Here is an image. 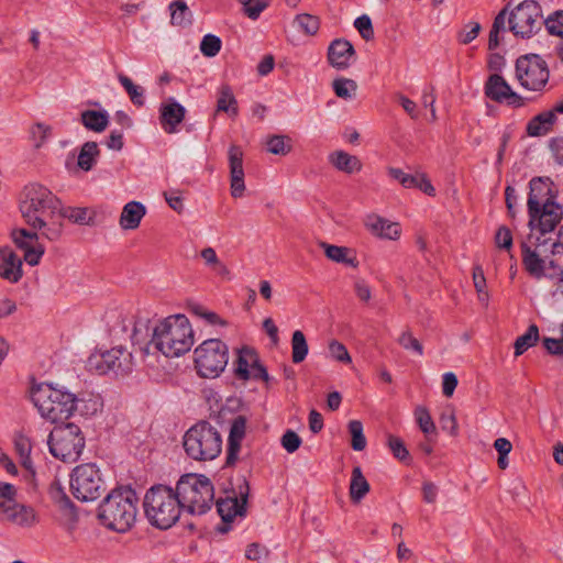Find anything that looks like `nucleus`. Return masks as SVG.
Wrapping results in <instances>:
<instances>
[{"mask_svg":"<svg viewBox=\"0 0 563 563\" xmlns=\"http://www.w3.org/2000/svg\"><path fill=\"white\" fill-rule=\"evenodd\" d=\"M146 213V209L143 203L139 201L128 202L120 216V225L124 230H135L139 228L141 220Z\"/></svg>","mask_w":563,"mask_h":563,"instance_id":"cd10ccee","label":"nucleus"},{"mask_svg":"<svg viewBox=\"0 0 563 563\" xmlns=\"http://www.w3.org/2000/svg\"><path fill=\"white\" fill-rule=\"evenodd\" d=\"M217 110L227 112L233 118L239 113L238 101L229 85H222L219 89Z\"/></svg>","mask_w":563,"mask_h":563,"instance_id":"f704fd0d","label":"nucleus"},{"mask_svg":"<svg viewBox=\"0 0 563 563\" xmlns=\"http://www.w3.org/2000/svg\"><path fill=\"white\" fill-rule=\"evenodd\" d=\"M14 448L21 459L22 465L25 468H31V466H32V460H31L32 443H31L30 438L23 433H16L14 435Z\"/></svg>","mask_w":563,"mask_h":563,"instance_id":"79ce46f5","label":"nucleus"},{"mask_svg":"<svg viewBox=\"0 0 563 563\" xmlns=\"http://www.w3.org/2000/svg\"><path fill=\"white\" fill-rule=\"evenodd\" d=\"M347 427L352 437V449L355 451H363L366 448V439L363 432L362 422L360 420H351Z\"/></svg>","mask_w":563,"mask_h":563,"instance_id":"de8ad7c7","label":"nucleus"},{"mask_svg":"<svg viewBox=\"0 0 563 563\" xmlns=\"http://www.w3.org/2000/svg\"><path fill=\"white\" fill-rule=\"evenodd\" d=\"M38 230H27L16 228L11 231V238L15 246L24 252L23 260L30 265L35 266L40 263L45 253V247L40 240Z\"/></svg>","mask_w":563,"mask_h":563,"instance_id":"2eb2a0df","label":"nucleus"},{"mask_svg":"<svg viewBox=\"0 0 563 563\" xmlns=\"http://www.w3.org/2000/svg\"><path fill=\"white\" fill-rule=\"evenodd\" d=\"M241 442L239 440L228 439L225 465L233 466L239 460V452L241 450Z\"/></svg>","mask_w":563,"mask_h":563,"instance_id":"69168bd1","label":"nucleus"},{"mask_svg":"<svg viewBox=\"0 0 563 563\" xmlns=\"http://www.w3.org/2000/svg\"><path fill=\"white\" fill-rule=\"evenodd\" d=\"M354 26L365 41H369L374 37V29L372 20L368 15L363 14L354 21Z\"/></svg>","mask_w":563,"mask_h":563,"instance_id":"13d9d810","label":"nucleus"},{"mask_svg":"<svg viewBox=\"0 0 563 563\" xmlns=\"http://www.w3.org/2000/svg\"><path fill=\"white\" fill-rule=\"evenodd\" d=\"M186 117V109L175 99L169 98L159 107V124L164 132L173 134Z\"/></svg>","mask_w":563,"mask_h":563,"instance_id":"aec40b11","label":"nucleus"},{"mask_svg":"<svg viewBox=\"0 0 563 563\" xmlns=\"http://www.w3.org/2000/svg\"><path fill=\"white\" fill-rule=\"evenodd\" d=\"M245 558L252 561H265L267 558V550L258 543H251L246 547Z\"/></svg>","mask_w":563,"mask_h":563,"instance_id":"0e129e2a","label":"nucleus"},{"mask_svg":"<svg viewBox=\"0 0 563 563\" xmlns=\"http://www.w3.org/2000/svg\"><path fill=\"white\" fill-rule=\"evenodd\" d=\"M267 151L274 155H287L291 151L290 139L285 135H272L266 141Z\"/></svg>","mask_w":563,"mask_h":563,"instance_id":"49530a36","label":"nucleus"},{"mask_svg":"<svg viewBox=\"0 0 563 563\" xmlns=\"http://www.w3.org/2000/svg\"><path fill=\"white\" fill-rule=\"evenodd\" d=\"M246 498L247 495L241 494V498L228 497L217 501L218 514L224 523H231L238 516H245Z\"/></svg>","mask_w":563,"mask_h":563,"instance_id":"b1692460","label":"nucleus"},{"mask_svg":"<svg viewBox=\"0 0 563 563\" xmlns=\"http://www.w3.org/2000/svg\"><path fill=\"white\" fill-rule=\"evenodd\" d=\"M166 357H178L194 345V331L184 314H173L161 320L153 329L150 342Z\"/></svg>","mask_w":563,"mask_h":563,"instance_id":"f03ea898","label":"nucleus"},{"mask_svg":"<svg viewBox=\"0 0 563 563\" xmlns=\"http://www.w3.org/2000/svg\"><path fill=\"white\" fill-rule=\"evenodd\" d=\"M73 413L78 412L82 417L95 416L102 408V400L99 395L92 393L74 394Z\"/></svg>","mask_w":563,"mask_h":563,"instance_id":"bb28decb","label":"nucleus"},{"mask_svg":"<svg viewBox=\"0 0 563 563\" xmlns=\"http://www.w3.org/2000/svg\"><path fill=\"white\" fill-rule=\"evenodd\" d=\"M320 246L324 250L325 256L335 262L342 263L351 267H357L358 262L355 256H349L350 249L345 246L331 245L325 242H322Z\"/></svg>","mask_w":563,"mask_h":563,"instance_id":"473e14b6","label":"nucleus"},{"mask_svg":"<svg viewBox=\"0 0 563 563\" xmlns=\"http://www.w3.org/2000/svg\"><path fill=\"white\" fill-rule=\"evenodd\" d=\"M457 377L454 373L449 372L443 375L442 393L445 397H451L457 386Z\"/></svg>","mask_w":563,"mask_h":563,"instance_id":"774afa93","label":"nucleus"},{"mask_svg":"<svg viewBox=\"0 0 563 563\" xmlns=\"http://www.w3.org/2000/svg\"><path fill=\"white\" fill-rule=\"evenodd\" d=\"M495 243L497 247L509 251L512 246L511 231L505 225L499 227L495 234Z\"/></svg>","mask_w":563,"mask_h":563,"instance_id":"052dcab7","label":"nucleus"},{"mask_svg":"<svg viewBox=\"0 0 563 563\" xmlns=\"http://www.w3.org/2000/svg\"><path fill=\"white\" fill-rule=\"evenodd\" d=\"M280 442H282L283 448L288 453L296 452L302 443L301 438L292 430H287L283 434Z\"/></svg>","mask_w":563,"mask_h":563,"instance_id":"bf43d9fd","label":"nucleus"},{"mask_svg":"<svg viewBox=\"0 0 563 563\" xmlns=\"http://www.w3.org/2000/svg\"><path fill=\"white\" fill-rule=\"evenodd\" d=\"M369 492V484L362 473L360 466H354L352 470L350 482V498L353 503H360L365 495Z\"/></svg>","mask_w":563,"mask_h":563,"instance_id":"2f4dec72","label":"nucleus"},{"mask_svg":"<svg viewBox=\"0 0 563 563\" xmlns=\"http://www.w3.org/2000/svg\"><path fill=\"white\" fill-rule=\"evenodd\" d=\"M415 418L416 421L420 428V430L424 433L426 437L429 435H437V428L432 420V417L429 412V410L423 407L419 406L415 409Z\"/></svg>","mask_w":563,"mask_h":563,"instance_id":"c03bdc74","label":"nucleus"},{"mask_svg":"<svg viewBox=\"0 0 563 563\" xmlns=\"http://www.w3.org/2000/svg\"><path fill=\"white\" fill-rule=\"evenodd\" d=\"M49 453L65 463H75L81 456L86 445V438L74 422L56 424L49 432L47 440Z\"/></svg>","mask_w":563,"mask_h":563,"instance_id":"6e6552de","label":"nucleus"},{"mask_svg":"<svg viewBox=\"0 0 563 563\" xmlns=\"http://www.w3.org/2000/svg\"><path fill=\"white\" fill-rule=\"evenodd\" d=\"M170 22L173 25H189L192 13L184 0H174L169 4Z\"/></svg>","mask_w":563,"mask_h":563,"instance_id":"4c0bfd02","label":"nucleus"},{"mask_svg":"<svg viewBox=\"0 0 563 563\" xmlns=\"http://www.w3.org/2000/svg\"><path fill=\"white\" fill-rule=\"evenodd\" d=\"M398 343L405 349V350H412L418 355L423 354V346L419 342L418 339H416L411 331L407 330L404 331L400 336L398 338Z\"/></svg>","mask_w":563,"mask_h":563,"instance_id":"6e6d98bb","label":"nucleus"},{"mask_svg":"<svg viewBox=\"0 0 563 563\" xmlns=\"http://www.w3.org/2000/svg\"><path fill=\"white\" fill-rule=\"evenodd\" d=\"M522 265L530 276L536 279H541L547 276L544 268L545 262L541 258L536 250L531 247L528 242H522L521 245Z\"/></svg>","mask_w":563,"mask_h":563,"instance_id":"a878e982","label":"nucleus"},{"mask_svg":"<svg viewBox=\"0 0 563 563\" xmlns=\"http://www.w3.org/2000/svg\"><path fill=\"white\" fill-rule=\"evenodd\" d=\"M556 121L554 112L543 111L533 117L527 124L529 136H542L548 134Z\"/></svg>","mask_w":563,"mask_h":563,"instance_id":"c85d7f7f","label":"nucleus"},{"mask_svg":"<svg viewBox=\"0 0 563 563\" xmlns=\"http://www.w3.org/2000/svg\"><path fill=\"white\" fill-rule=\"evenodd\" d=\"M243 13L252 19L256 20L261 13L268 7L267 0H242Z\"/></svg>","mask_w":563,"mask_h":563,"instance_id":"864d4df0","label":"nucleus"},{"mask_svg":"<svg viewBox=\"0 0 563 563\" xmlns=\"http://www.w3.org/2000/svg\"><path fill=\"white\" fill-rule=\"evenodd\" d=\"M174 492L183 509L187 508L190 514L202 515L213 504V485L205 475H183Z\"/></svg>","mask_w":563,"mask_h":563,"instance_id":"0eeeda50","label":"nucleus"},{"mask_svg":"<svg viewBox=\"0 0 563 563\" xmlns=\"http://www.w3.org/2000/svg\"><path fill=\"white\" fill-rule=\"evenodd\" d=\"M485 95L493 101L505 102L515 108L525 106L523 98L512 91L506 79L498 74H493L488 77L485 84Z\"/></svg>","mask_w":563,"mask_h":563,"instance_id":"f3484780","label":"nucleus"},{"mask_svg":"<svg viewBox=\"0 0 563 563\" xmlns=\"http://www.w3.org/2000/svg\"><path fill=\"white\" fill-rule=\"evenodd\" d=\"M109 119L104 111L86 110L81 113L82 125L93 132H102L108 125Z\"/></svg>","mask_w":563,"mask_h":563,"instance_id":"c9c22d12","label":"nucleus"},{"mask_svg":"<svg viewBox=\"0 0 563 563\" xmlns=\"http://www.w3.org/2000/svg\"><path fill=\"white\" fill-rule=\"evenodd\" d=\"M70 492L80 501H93L106 490L104 481L96 463L77 465L70 474Z\"/></svg>","mask_w":563,"mask_h":563,"instance_id":"9b49d317","label":"nucleus"},{"mask_svg":"<svg viewBox=\"0 0 563 563\" xmlns=\"http://www.w3.org/2000/svg\"><path fill=\"white\" fill-rule=\"evenodd\" d=\"M366 228L382 239L397 240L400 236V228L396 222H390L376 214H369L365 221Z\"/></svg>","mask_w":563,"mask_h":563,"instance_id":"393cba45","label":"nucleus"},{"mask_svg":"<svg viewBox=\"0 0 563 563\" xmlns=\"http://www.w3.org/2000/svg\"><path fill=\"white\" fill-rule=\"evenodd\" d=\"M543 24L549 34L563 37V10L551 13Z\"/></svg>","mask_w":563,"mask_h":563,"instance_id":"3c124183","label":"nucleus"},{"mask_svg":"<svg viewBox=\"0 0 563 563\" xmlns=\"http://www.w3.org/2000/svg\"><path fill=\"white\" fill-rule=\"evenodd\" d=\"M440 424L442 430L448 431L451 435L457 434V421L453 410L442 412L440 416Z\"/></svg>","mask_w":563,"mask_h":563,"instance_id":"e2e57ef3","label":"nucleus"},{"mask_svg":"<svg viewBox=\"0 0 563 563\" xmlns=\"http://www.w3.org/2000/svg\"><path fill=\"white\" fill-rule=\"evenodd\" d=\"M243 151L239 145H231L228 151L230 168V190L233 198H241L245 191Z\"/></svg>","mask_w":563,"mask_h":563,"instance_id":"a211bd4d","label":"nucleus"},{"mask_svg":"<svg viewBox=\"0 0 563 563\" xmlns=\"http://www.w3.org/2000/svg\"><path fill=\"white\" fill-rule=\"evenodd\" d=\"M95 213L84 207H66L58 211V220L68 219L70 222L80 225H90L93 222Z\"/></svg>","mask_w":563,"mask_h":563,"instance_id":"7c9ffc66","label":"nucleus"},{"mask_svg":"<svg viewBox=\"0 0 563 563\" xmlns=\"http://www.w3.org/2000/svg\"><path fill=\"white\" fill-rule=\"evenodd\" d=\"M118 79L122 87L125 89L132 103L136 107H143L145 103L144 89L140 86L134 85L131 78L123 74L118 75Z\"/></svg>","mask_w":563,"mask_h":563,"instance_id":"a19ab883","label":"nucleus"},{"mask_svg":"<svg viewBox=\"0 0 563 563\" xmlns=\"http://www.w3.org/2000/svg\"><path fill=\"white\" fill-rule=\"evenodd\" d=\"M139 498L129 486L112 489L98 507V519L106 528H132L137 516Z\"/></svg>","mask_w":563,"mask_h":563,"instance_id":"7ed1b4c3","label":"nucleus"},{"mask_svg":"<svg viewBox=\"0 0 563 563\" xmlns=\"http://www.w3.org/2000/svg\"><path fill=\"white\" fill-rule=\"evenodd\" d=\"M329 353L330 356L341 363L350 364L352 363V357L346 349V346L339 342L338 340H332L329 342Z\"/></svg>","mask_w":563,"mask_h":563,"instance_id":"5fc2aeb1","label":"nucleus"},{"mask_svg":"<svg viewBox=\"0 0 563 563\" xmlns=\"http://www.w3.org/2000/svg\"><path fill=\"white\" fill-rule=\"evenodd\" d=\"M529 213V227L541 234L552 232L563 218L562 207L555 201H544L543 207Z\"/></svg>","mask_w":563,"mask_h":563,"instance_id":"dca6fc26","label":"nucleus"},{"mask_svg":"<svg viewBox=\"0 0 563 563\" xmlns=\"http://www.w3.org/2000/svg\"><path fill=\"white\" fill-rule=\"evenodd\" d=\"M296 23L299 29L307 35H314L320 27V21L317 16L302 13L296 16Z\"/></svg>","mask_w":563,"mask_h":563,"instance_id":"8fccbe9b","label":"nucleus"},{"mask_svg":"<svg viewBox=\"0 0 563 563\" xmlns=\"http://www.w3.org/2000/svg\"><path fill=\"white\" fill-rule=\"evenodd\" d=\"M0 519L3 522L21 527L38 523L35 509L18 501V488L7 482H0Z\"/></svg>","mask_w":563,"mask_h":563,"instance_id":"9d476101","label":"nucleus"},{"mask_svg":"<svg viewBox=\"0 0 563 563\" xmlns=\"http://www.w3.org/2000/svg\"><path fill=\"white\" fill-rule=\"evenodd\" d=\"M0 277L11 284H16L23 276L22 258L9 247L0 252Z\"/></svg>","mask_w":563,"mask_h":563,"instance_id":"5701e85b","label":"nucleus"},{"mask_svg":"<svg viewBox=\"0 0 563 563\" xmlns=\"http://www.w3.org/2000/svg\"><path fill=\"white\" fill-rule=\"evenodd\" d=\"M539 328L537 324H530L527 332L518 336L515 341V355H522L528 349L532 347L539 341Z\"/></svg>","mask_w":563,"mask_h":563,"instance_id":"58836bf2","label":"nucleus"},{"mask_svg":"<svg viewBox=\"0 0 563 563\" xmlns=\"http://www.w3.org/2000/svg\"><path fill=\"white\" fill-rule=\"evenodd\" d=\"M481 30L482 26L478 22H470L459 32L457 40L461 44H470L478 36Z\"/></svg>","mask_w":563,"mask_h":563,"instance_id":"4d7b16f0","label":"nucleus"},{"mask_svg":"<svg viewBox=\"0 0 563 563\" xmlns=\"http://www.w3.org/2000/svg\"><path fill=\"white\" fill-rule=\"evenodd\" d=\"M355 58L352 43L344 38L333 40L328 47V62L338 70L347 69Z\"/></svg>","mask_w":563,"mask_h":563,"instance_id":"6ab92c4d","label":"nucleus"},{"mask_svg":"<svg viewBox=\"0 0 563 563\" xmlns=\"http://www.w3.org/2000/svg\"><path fill=\"white\" fill-rule=\"evenodd\" d=\"M388 174L405 188H418L428 196H435V188L424 173L407 174L400 168L390 167Z\"/></svg>","mask_w":563,"mask_h":563,"instance_id":"4be33fe9","label":"nucleus"},{"mask_svg":"<svg viewBox=\"0 0 563 563\" xmlns=\"http://www.w3.org/2000/svg\"><path fill=\"white\" fill-rule=\"evenodd\" d=\"M133 366L132 353L121 345L106 351H96L87 361L88 369L98 375L113 373L117 376H123L131 373Z\"/></svg>","mask_w":563,"mask_h":563,"instance_id":"f8f14e48","label":"nucleus"},{"mask_svg":"<svg viewBox=\"0 0 563 563\" xmlns=\"http://www.w3.org/2000/svg\"><path fill=\"white\" fill-rule=\"evenodd\" d=\"M20 212L25 223L48 241H58L64 224L58 220L60 200L47 187L31 183L26 185L20 198Z\"/></svg>","mask_w":563,"mask_h":563,"instance_id":"f257e3e1","label":"nucleus"},{"mask_svg":"<svg viewBox=\"0 0 563 563\" xmlns=\"http://www.w3.org/2000/svg\"><path fill=\"white\" fill-rule=\"evenodd\" d=\"M229 361V347L219 339H208L194 351L197 374L203 378H216L225 369Z\"/></svg>","mask_w":563,"mask_h":563,"instance_id":"1a4fd4ad","label":"nucleus"},{"mask_svg":"<svg viewBox=\"0 0 563 563\" xmlns=\"http://www.w3.org/2000/svg\"><path fill=\"white\" fill-rule=\"evenodd\" d=\"M143 508L150 523L155 528H173L183 510L174 489L162 484L147 489Z\"/></svg>","mask_w":563,"mask_h":563,"instance_id":"20e7f679","label":"nucleus"},{"mask_svg":"<svg viewBox=\"0 0 563 563\" xmlns=\"http://www.w3.org/2000/svg\"><path fill=\"white\" fill-rule=\"evenodd\" d=\"M256 358L257 354L253 349L242 347L239 351L236 366L234 369L236 377L243 380L250 379V368Z\"/></svg>","mask_w":563,"mask_h":563,"instance_id":"72a5a7b5","label":"nucleus"},{"mask_svg":"<svg viewBox=\"0 0 563 563\" xmlns=\"http://www.w3.org/2000/svg\"><path fill=\"white\" fill-rule=\"evenodd\" d=\"M549 76L545 60L537 54L520 56L516 62V77L527 90H542L548 84Z\"/></svg>","mask_w":563,"mask_h":563,"instance_id":"4468645a","label":"nucleus"},{"mask_svg":"<svg viewBox=\"0 0 563 563\" xmlns=\"http://www.w3.org/2000/svg\"><path fill=\"white\" fill-rule=\"evenodd\" d=\"M552 181L549 177H534L529 183L528 212H536L537 208L543 207L544 201H554L552 194Z\"/></svg>","mask_w":563,"mask_h":563,"instance_id":"412c9836","label":"nucleus"},{"mask_svg":"<svg viewBox=\"0 0 563 563\" xmlns=\"http://www.w3.org/2000/svg\"><path fill=\"white\" fill-rule=\"evenodd\" d=\"M334 93L342 99H352L357 90V84L350 78H336L332 82Z\"/></svg>","mask_w":563,"mask_h":563,"instance_id":"a18cd8bd","label":"nucleus"},{"mask_svg":"<svg viewBox=\"0 0 563 563\" xmlns=\"http://www.w3.org/2000/svg\"><path fill=\"white\" fill-rule=\"evenodd\" d=\"M245 430L246 418L244 416L235 417L231 424L229 439L242 441L245 437Z\"/></svg>","mask_w":563,"mask_h":563,"instance_id":"680f3d73","label":"nucleus"},{"mask_svg":"<svg viewBox=\"0 0 563 563\" xmlns=\"http://www.w3.org/2000/svg\"><path fill=\"white\" fill-rule=\"evenodd\" d=\"M329 161L338 170L346 174L358 173L362 169V163L358 157L344 151L331 153Z\"/></svg>","mask_w":563,"mask_h":563,"instance_id":"c756f323","label":"nucleus"},{"mask_svg":"<svg viewBox=\"0 0 563 563\" xmlns=\"http://www.w3.org/2000/svg\"><path fill=\"white\" fill-rule=\"evenodd\" d=\"M509 30L516 37L529 38L543 25L542 11L536 0H525L510 12L508 11Z\"/></svg>","mask_w":563,"mask_h":563,"instance_id":"ddd939ff","label":"nucleus"},{"mask_svg":"<svg viewBox=\"0 0 563 563\" xmlns=\"http://www.w3.org/2000/svg\"><path fill=\"white\" fill-rule=\"evenodd\" d=\"M510 4H506L495 16L488 37V49L494 51L500 44L499 33L506 30V20L508 15V8Z\"/></svg>","mask_w":563,"mask_h":563,"instance_id":"e433bc0d","label":"nucleus"},{"mask_svg":"<svg viewBox=\"0 0 563 563\" xmlns=\"http://www.w3.org/2000/svg\"><path fill=\"white\" fill-rule=\"evenodd\" d=\"M222 435L217 427L206 420L198 421L189 428L183 440L188 457L199 462L212 461L222 451Z\"/></svg>","mask_w":563,"mask_h":563,"instance_id":"423d86ee","label":"nucleus"},{"mask_svg":"<svg viewBox=\"0 0 563 563\" xmlns=\"http://www.w3.org/2000/svg\"><path fill=\"white\" fill-rule=\"evenodd\" d=\"M98 154V144L96 142H86L78 155V166L86 172L90 170Z\"/></svg>","mask_w":563,"mask_h":563,"instance_id":"37998d69","label":"nucleus"},{"mask_svg":"<svg viewBox=\"0 0 563 563\" xmlns=\"http://www.w3.org/2000/svg\"><path fill=\"white\" fill-rule=\"evenodd\" d=\"M32 401L43 418L64 422L73 415L74 394L63 387L42 383L32 389Z\"/></svg>","mask_w":563,"mask_h":563,"instance_id":"39448f33","label":"nucleus"},{"mask_svg":"<svg viewBox=\"0 0 563 563\" xmlns=\"http://www.w3.org/2000/svg\"><path fill=\"white\" fill-rule=\"evenodd\" d=\"M387 445L396 459L406 463L410 462L409 451L407 450L405 442L399 437L388 434Z\"/></svg>","mask_w":563,"mask_h":563,"instance_id":"09e8293b","label":"nucleus"},{"mask_svg":"<svg viewBox=\"0 0 563 563\" xmlns=\"http://www.w3.org/2000/svg\"><path fill=\"white\" fill-rule=\"evenodd\" d=\"M309 346L302 331L296 330L291 336V360L299 364L307 357Z\"/></svg>","mask_w":563,"mask_h":563,"instance_id":"ea45409f","label":"nucleus"},{"mask_svg":"<svg viewBox=\"0 0 563 563\" xmlns=\"http://www.w3.org/2000/svg\"><path fill=\"white\" fill-rule=\"evenodd\" d=\"M164 198L168 206L177 213L180 214L184 211L183 197L179 195V191H165Z\"/></svg>","mask_w":563,"mask_h":563,"instance_id":"338daca9","label":"nucleus"},{"mask_svg":"<svg viewBox=\"0 0 563 563\" xmlns=\"http://www.w3.org/2000/svg\"><path fill=\"white\" fill-rule=\"evenodd\" d=\"M222 42L219 36L207 34L200 43V51L206 57L216 56L221 49Z\"/></svg>","mask_w":563,"mask_h":563,"instance_id":"603ef678","label":"nucleus"}]
</instances>
